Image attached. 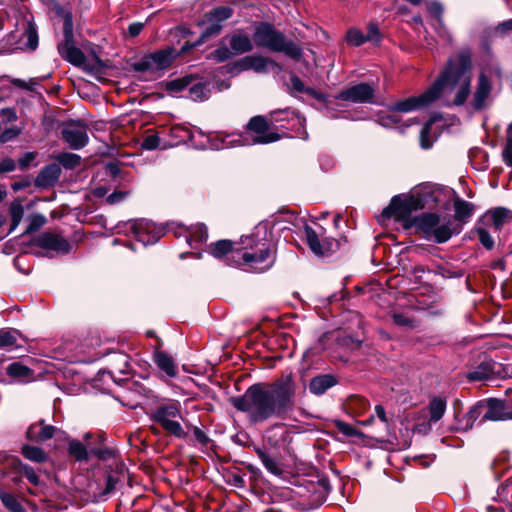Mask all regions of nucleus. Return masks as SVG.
<instances>
[{
  "mask_svg": "<svg viewBox=\"0 0 512 512\" xmlns=\"http://www.w3.org/2000/svg\"><path fill=\"white\" fill-rule=\"evenodd\" d=\"M295 387L287 376L272 383H255L243 395L232 398V405L254 423L284 418L294 407Z\"/></svg>",
  "mask_w": 512,
  "mask_h": 512,
  "instance_id": "obj_1",
  "label": "nucleus"
},
{
  "mask_svg": "<svg viewBox=\"0 0 512 512\" xmlns=\"http://www.w3.org/2000/svg\"><path fill=\"white\" fill-rule=\"evenodd\" d=\"M472 56L469 50L460 51L448 60L434 83L419 96H440L443 92L455 96H469L471 87Z\"/></svg>",
  "mask_w": 512,
  "mask_h": 512,
  "instance_id": "obj_2",
  "label": "nucleus"
},
{
  "mask_svg": "<svg viewBox=\"0 0 512 512\" xmlns=\"http://www.w3.org/2000/svg\"><path fill=\"white\" fill-rule=\"evenodd\" d=\"M270 115L264 117L257 115L247 123L245 134H227L225 136L208 137L207 143L202 144L203 149L221 150L239 146L256 144H269L281 139V135L271 131Z\"/></svg>",
  "mask_w": 512,
  "mask_h": 512,
  "instance_id": "obj_3",
  "label": "nucleus"
},
{
  "mask_svg": "<svg viewBox=\"0 0 512 512\" xmlns=\"http://www.w3.org/2000/svg\"><path fill=\"white\" fill-rule=\"evenodd\" d=\"M238 250L239 267L245 266L255 272H264L274 263L270 244L266 239V225H258L253 234L241 237Z\"/></svg>",
  "mask_w": 512,
  "mask_h": 512,
  "instance_id": "obj_4",
  "label": "nucleus"
},
{
  "mask_svg": "<svg viewBox=\"0 0 512 512\" xmlns=\"http://www.w3.org/2000/svg\"><path fill=\"white\" fill-rule=\"evenodd\" d=\"M404 229H415V233L427 241L438 244L447 242L454 234H459L458 227L450 219L442 218L438 213H422L417 216H409L407 219H397Z\"/></svg>",
  "mask_w": 512,
  "mask_h": 512,
  "instance_id": "obj_5",
  "label": "nucleus"
},
{
  "mask_svg": "<svg viewBox=\"0 0 512 512\" xmlns=\"http://www.w3.org/2000/svg\"><path fill=\"white\" fill-rule=\"evenodd\" d=\"M180 54L174 47L166 46L136 55L127 61L128 70L138 74L143 80L154 81L164 76Z\"/></svg>",
  "mask_w": 512,
  "mask_h": 512,
  "instance_id": "obj_6",
  "label": "nucleus"
},
{
  "mask_svg": "<svg viewBox=\"0 0 512 512\" xmlns=\"http://www.w3.org/2000/svg\"><path fill=\"white\" fill-rule=\"evenodd\" d=\"M437 203L434 190L429 185L414 188L409 195H396L390 204L383 209L382 215L386 218L407 219L417 210Z\"/></svg>",
  "mask_w": 512,
  "mask_h": 512,
  "instance_id": "obj_7",
  "label": "nucleus"
},
{
  "mask_svg": "<svg viewBox=\"0 0 512 512\" xmlns=\"http://www.w3.org/2000/svg\"><path fill=\"white\" fill-rule=\"evenodd\" d=\"M254 41L258 47H265L275 52H283L295 60H299L302 56V51L298 45L287 41L282 32L276 30L267 22H262L256 27Z\"/></svg>",
  "mask_w": 512,
  "mask_h": 512,
  "instance_id": "obj_8",
  "label": "nucleus"
},
{
  "mask_svg": "<svg viewBox=\"0 0 512 512\" xmlns=\"http://www.w3.org/2000/svg\"><path fill=\"white\" fill-rule=\"evenodd\" d=\"M181 403L177 400H169L157 405L150 414V419L159 424L168 434L176 438L186 437L180 420H183Z\"/></svg>",
  "mask_w": 512,
  "mask_h": 512,
  "instance_id": "obj_9",
  "label": "nucleus"
},
{
  "mask_svg": "<svg viewBox=\"0 0 512 512\" xmlns=\"http://www.w3.org/2000/svg\"><path fill=\"white\" fill-rule=\"evenodd\" d=\"M312 106L321 110L327 117L354 118L349 107L358 103H375V98H313Z\"/></svg>",
  "mask_w": 512,
  "mask_h": 512,
  "instance_id": "obj_10",
  "label": "nucleus"
},
{
  "mask_svg": "<svg viewBox=\"0 0 512 512\" xmlns=\"http://www.w3.org/2000/svg\"><path fill=\"white\" fill-rule=\"evenodd\" d=\"M437 98H406L397 103L388 111L378 114V122L383 127H392L400 121L399 113H408L413 110L428 106Z\"/></svg>",
  "mask_w": 512,
  "mask_h": 512,
  "instance_id": "obj_11",
  "label": "nucleus"
},
{
  "mask_svg": "<svg viewBox=\"0 0 512 512\" xmlns=\"http://www.w3.org/2000/svg\"><path fill=\"white\" fill-rule=\"evenodd\" d=\"M320 232H317L310 225L304 226V234L307 244L311 251L318 256L328 255L337 251L341 246V240L323 237V228L319 226Z\"/></svg>",
  "mask_w": 512,
  "mask_h": 512,
  "instance_id": "obj_12",
  "label": "nucleus"
},
{
  "mask_svg": "<svg viewBox=\"0 0 512 512\" xmlns=\"http://www.w3.org/2000/svg\"><path fill=\"white\" fill-rule=\"evenodd\" d=\"M126 226L143 246L155 244L162 236V230L158 229L152 221L145 219L129 221Z\"/></svg>",
  "mask_w": 512,
  "mask_h": 512,
  "instance_id": "obj_13",
  "label": "nucleus"
},
{
  "mask_svg": "<svg viewBox=\"0 0 512 512\" xmlns=\"http://www.w3.org/2000/svg\"><path fill=\"white\" fill-rule=\"evenodd\" d=\"M61 135L64 141L74 150H80L88 144V126L79 120H71L64 124Z\"/></svg>",
  "mask_w": 512,
  "mask_h": 512,
  "instance_id": "obj_14",
  "label": "nucleus"
},
{
  "mask_svg": "<svg viewBox=\"0 0 512 512\" xmlns=\"http://www.w3.org/2000/svg\"><path fill=\"white\" fill-rule=\"evenodd\" d=\"M208 253L222 260L227 266L239 267L238 243L230 240H218L208 246Z\"/></svg>",
  "mask_w": 512,
  "mask_h": 512,
  "instance_id": "obj_15",
  "label": "nucleus"
},
{
  "mask_svg": "<svg viewBox=\"0 0 512 512\" xmlns=\"http://www.w3.org/2000/svg\"><path fill=\"white\" fill-rule=\"evenodd\" d=\"M64 41L58 45L61 56L75 66H84L86 57L84 53L73 45V34L71 25L65 22Z\"/></svg>",
  "mask_w": 512,
  "mask_h": 512,
  "instance_id": "obj_16",
  "label": "nucleus"
},
{
  "mask_svg": "<svg viewBox=\"0 0 512 512\" xmlns=\"http://www.w3.org/2000/svg\"><path fill=\"white\" fill-rule=\"evenodd\" d=\"M445 105L457 109L463 116L470 117L487 109L491 105V98H453L445 102Z\"/></svg>",
  "mask_w": 512,
  "mask_h": 512,
  "instance_id": "obj_17",
  "label": "nucleus"
},
{
  "mask_svg": "<svg viewBox=\"0 0 512 512\" xmlns=\"http://www.w3.org/2000/svg\"><path fill=\"white\" fill-rule=\"evenodd\" d=\"M159 85L169 93H179L189 87L192 94H203L204 84L192 75H186L170 81L159 83Z\"/></svg>",
  "mask_w": 512,
  "mask_h": 512,
  "instance_id": "obj_18",
  "label": "nucleus"
},
{
  "mask_svg": "<svg viewBox=\"0 0 512 512\" xmlns=\"http://www.w3.org/2000/svg\"><path fill=\"white\" fill-rule=\"evenodd\" d=\"M480 219L481 223L491 227L494 233H499L506 223L512 221V211L505 207H496L486 211Z\"/></svg>",
  "mask_w": 512,
  "mask_h": 512,
  "instance_id": "obj_19",
  "label": "nucleus"
},
{
  "mask_svg": "<svg viewBox=\"0 0 512 512\" xmlns=\"http://www.w3.org/2000/svg\"><path fill=\"white\" fill-rule=\"evenodd\" d=\"M109 364L110 368L107 373L116 383L125 380V378L117 377V375L128 376L131 373L132 368L130 364V357L126 353H112L109 359Z\"/></svg>",
  "mask_w": 512,
  "mask_h": 512,
  "instance_id": "obj_20",
  "label": "nucleus"
},
{
  "mask_svg": "<svg viewBox=\"0 0 512 512\" xmlns=\"http://www.w3.org/2000/svg\"><path fill=\"white\" fill-rule=\"evenodd\" d=\"M500 366L492 360L481 362L466 374L469 382L494 381L498 378Z\"/></svg>",
  "mask_w": 512,
  "mask_h": 512,
  "instance_id": "obj_21",
  "label": "nucleus"
},
{
  "mask_svg": "<svg viewBox=\"0 0 512 512\" xmlns=\"http://www.w3.org/2000/svg\"><path fill=\"white\" fill-rule=\"evenodd\" d=\"M34 243L36 246L55 251L57 253H67L70 250L69 242L61 237L60 235L52 234V233H42L35 240Z\"/></svg>",
  "mask_w": 512,
  "mask_h": 512,
  "instance_id": "obj_22",
  "label": "nucleus"
},
{
  "mask_svg": "<svg viewBox=\"0 0 512 512\" xmlns=\"http://www.w3.org/2000/svg\"><path fill=\"white\" fill-rule=\"evenodd\" d=\"M281 129L285 130V132L280 134L281 137L289 136L304 140L308 138V133L305 129V118L298 112L292 115L289 122L281 123Z\"/></svg>",
  "mask_w": 512,
  "mask_h": 512,
  "instance_id": "obj_23",
  "label": "nucleus"
},
{
  "mask_svg": "<svg viewBox=\"0 0 512 512\" xmlns=\"http://www.w3.org/2000/svg\"><path fill=\"white\" fill-rule=\"evenodd\" d=\"M178 237L184 236L190 247H196L208 239V229L203 223H197L189 227L181 228V232L177 233Z\"/></svg>",
  "mask_w": 512,
  "mask_h": 512,
  "instance_id": "obj_24",
  "label": "nucleus"
},
{
  "mask_svg": "<svg viewBox=\"0 0 512 512\" xmlns=\"http://www.w3.org/2000/svg\"><path fill=\"white\" fill-rule=\"evenodd\" d=\"M61 172V167L57 163L46 165L36 177V186L40 188L54 186L58 182Z\"/></svg>",
  "mask_w": 512,
  "mask_h": 512,
  "instance_id": "obj_25",
  "label": "nucleus"
},
{
  "mask_svg": "<svg viewBox=\"0 0 512 512\" xmlns=\"http://www.w3.org/2000/svg\"><path fill=\"white\" fill-rule=\"evenodd\" d=\"M485 409L483 420L487 421H502L509 418L508 413L505 411V405L502 400L491 398L484 402Z\"/></svg>",
  "mask_w": 512,
  "mask_h": 512,
  "instance_id": "obj_26",
  "label": "nucleus"
},
{
  "mask_svg": "<svg viewBox=\"0 0 512 512\" xmlns=\"http://www.w3.org/2000/svg\"><path fill=\"white\" fill-rule=\"evenodd\" d=\"M268 65H275V62L262 56H246L236 63L240 70L253 69L259 73L265 72Z\"/></svg>",
  "mask_w": 512,
  "mask_h": 512,
  "instance_id": "obj_27",
  "label": "nucleus"
},
{
  "mask_svg": "<svg viewBox=\"0 0 512 512\" xmlns=\"http://www.w3.org/2000/svg\"><path fill=\"white\" fill-rule=\"evenodd\" d=\"M337 384V379L331 374L318 375L311 379L309 390L314 395H322Z\"/></svg>",
  "mask_w": 512,
  "mask_h": 512,
  "instance_id": "obj_28",
  "label": "nucleus"
},
{
  "mask_svg": "<svg viewBox=\"0 0 512 512\" xmlns=\"http://www.w3.org/2000/svg\"><path fill=\"white\" fill-rule=\"evenodd\" d=\"M454 219L462 224L467 223L474 213V205L459 197L454 199Z\"/></svg>",
  "mask_w": 512,
  "mask_h": 512,
  "instance_id": "obj_29",
  "label": "nucleus"
},
{
  "mask_svg": "<svg viewBox=\"0 0 512 512\" xmlns=\"http://www.w3.org/2000/svg\"><path fill=\"white\" fill-rule=\"evenodd\" d=\"M436 119V115L433 116L420 131V146L425 150L430 149L438 137L436 131H434Z\"/></svg>",
  "mask_w": 512,
  "mask_h": 512,
  "instance_id": "obj_30",
  "label": "nucleus"
},
{
  "mask_svg": "<svg viewBox=\"0 0 512 512\" xmlns=\"http://www.w3.org/2000/svg\"><path fill=\"white\" fill-rule=\"evenodd\" d=\"M474 232L476 233L479 242L481 245L487 249H493L495 245V240L492 236L493 230L488 225L482 224L481 219H479L475 225Z\"/></svg>",
  "mask_w": 512,
  "mask_h": 512,
  "instance_id": "obj_31",
  "label": "nucleus"
},
{
  "mask_svg": "<svg viewBox=\"0 0 512 512\" xmlns=\"http://www.w3.org/2000/svg\"><path fill=\"white\" fill-rule=\"evenodd\" d=\"M230 47L233 54H243L253 49L250 38L244 34H234L230 39Z\"/></svg>",
  "mask_w": 512,
  "mask_h": 512,
  "instance_id": "obj_32",
  "label": "nucleus"
},
{
  "mask_svg": "<svg viewBox=\"0 0 512 512\" xmlns=\"http://www.w3.org/2000/svg\"><path fill=\"white\" fill-rule=\"evenodd\" d=\"M155 362L157 366L169 377L177 375V368L173 358L165 352H157L155 354Z\"/></svg>",
  "mask_w": 512,
  "mask_h": 512,
  "instance_id": "obj_33",
  "label": "nucleus"
},
{
  "mask_svg": "<svg viewBox=\"0 0 512 512\" xmlns=\"http://www.w3.org/2000/svg\"><path fill=\"white\" fill-rule=\"evenodd\" d=\"M6 371L7 375L18 381H28L33 375V372L29 367L19 362L9 364Z\"/></svg>",
  "mask_w": 512,
  "mask_h": 512,
  "instance_id": "obj_34",
  "label": "nucleus"
},
{
  "mask_svg": "<svg viewBox=\"0 0 512 512\" xmlns=\"http://www.w3.org/2000/svg\"><path fill=\"white\" fill-rule=\"evenodd\" d=\"M9 214L11 218L9 233H12L19 226L24 217V207L20 199H15L10 203Z\"/></svg>",
  "mask_w": 512,
  "mask_h": 512,
  "instance_id": "obj_35",
  "label": "nucleus"
},
{
  "mask_svg": "<svg viewBox=\"0 0 512 512\" xmlns=\"http://www.w3.org/2000/svg\"><path fill=\"white\" fill-rule=\"evenodd\" d=\"M257 455L268 472L276 476L282 474L283 470L280 467L279 462L276 458L270 456L268 453L260 449L257 450Z\"/></svg>",
  "mask_w": 512,
  "mask_h": 512,
  "instance_id": "obj_36",
  "label": "nucleus"
},
{
  "mask_svg": "<svg viewBox=\"0 0 512 512\" xmlns=\"http://www.w3.org/2000/svg\"><path fill=\"white\" fill-rule=\"evenodd\" d=\"M375 92L373 83H360L341 92L339 96H373Z\"/></svg>",
  "mask_w": 512,
  "mask_h": 512,
  "instance_id": "obj_37",
  "label": "nucleus"
},
{
  "mask_svg": "<svg viewBox=\"0 0 512 512\" xmlns=\"http://www.w3.org/2000/svg\"><path fill=\"white\" fill-rule=\"evenodd\" d=\"M445 410L446 401L441 397L433 398L429 404L430 422H438L443 417Z\"/></svg>",
  "mask_w": 512,
  "mask_h": 512,
  "instance_id": "obj_38",
  "label": "nucleus"
},
{
  "mask_svg": "<svg viewBox=\"0 0 512 512\" xmlns=\"http://www.w3.org/2000/svg\"><path fill=\"white\" fill-rule=\"evenodd\" d=\"M296 111L290 108L279 109L270 113V124L272 128L281 129V123L289 122V119Z\"/></svg>",
  "mask_w": 512,
  "mask_h": 512,
  "instance_id": "obj_39",
  "label": "nucleus"
},
{
  "mask_svg": "<svg viewBox=\"0 0 512 512\" xmlns=\"http://www.w3.org/2000/svg\"><path fill=\"white\" fill-rule=\"evenodd\" d=\"M12 83L22 89H25L29 92H32L38 96H42L44 93H51L52 91L56 92L58 87L53 86L52 90H48L46 87H44L42 84H39L37 82H31L30 84L26 83L25 81L21 79H14Z\"/></svg>",
  "mask_w": 512,
  "mask_h": 512,
  "instance_id": "obj_40",
  "label": "nucleus"
},
{
  "mask_svg": "<svg viewBox=\"0 0 512 512\" xmlns=\"http://www.w3.org/2000/svg\"><path fill=\"white\" fill-rule=\"evenodd\" d=\"M233 15V9L228 6H220L212 9L205 14L206 21H216L222 24L223 21L229 19Z\"/></svg>",
  "mask_w": 512,
  "mask_h": 512,
  "instance_id": "obj_41",
  "label": "nucleus"
},
{
  "mask_svg": "<svg viewBox=\"0 0 512 512\" xmlns=\"http://www.w3.org/2000/svg\"><path fill=\"white\" fill-rule=\"evenodd\" d=\"M21 452L26 459L32 462L42 463L47 459V455L44 450L37 446L24 445Z\"/></svg>",
  "mask_w": 512,
  "mask_h": 512,
  "instance_id": "obj_42",
  "label": "nucleus"
},
{
  "mask_svg": "<svg viewBox=\"0 0 512 512\" xmlns=\"http://www.w3.org/2000/svg\"><path fill=\"white\" fill-rule=\"evenodd\" d=\"M57 164L65 169H75L81 163V157L78 154L70 152H62L56 156Z\"/></svg>",
  "mask_w": 512,
  "mask_h": 512,
  "instance_id": "obj_43",
  "label": "nucleus"
},
{
  "mask_svg": "<svg viewBox=\"0 0 512 512\" xmlns=\"http://www.w3.org/2000/svg\"><path fill=\"white\" fill-rule=\"evenodd\" d=\"M202 25H206L203 29L199 43H203L211 37L217 36L222 30V24L217 23L216 21H206V17L201 22Z\"/></svg>",
  "mask_w": 512,
  "mask_h": 512,
  "instance_id": "obj_44",
  "label": "nucleus"
},
{
  "mask_svg": "<svg viewBox=\"0 0 512 512\" xmlns=\"http://www.w3.org/2000/svg\"><path fill=\"white\" fill-rule=\"evenodd\" d=\"M0 500L10 512H26L22 504L11 493L0 490Z\"/></svg>",
  "mask_w": 512,
  "mask_h": 512,
  "instance_id": "obj_45",
  "label": "nucleus"
},
{
  "mask_svg": "<svg viewBox=\"0 0 512 512\" xmlns=\"http://www.w3.org/2000/svg\"><path fill=\"white\" fill-rule=\"evenodd\" d=\"M27 221L28 225L23 232L24 235H29L40 230L45 225L47 219L43 214L35 213L28 216Z\"/></svg>",
  "mask_w": 512,
  "mask_h": 512,
  "instance_id": "obj_46",
  "label": "nucleus"
},
{
  "mask_svg": "<svg viewBox=\"0 0 512 512\" xmlns=\"http://www.w3.org/2000/svg\"><path fill=\"white\" fill-rule=\"evenodd\" d=\"M172 133L179 138L188 139L192 141L196 134L204 136V132L200 128L191 129L182 125H175L172 128Z\"/></svg>",
  "mask_w": 512,
  "mask_h": 512,
  "instance_id": "obj_47",
  "label": "nucleus"
},
{
  "mask_svg": "<svg viewBox=\"0 0 512 512\" xmlns=\"http://www.w3.org/2000/svg\"><path fill=\"white\" fill-rule=\"evenodd\" d=\"M68 451L77 461L88 459L87 449L79 440H71L68 445Z\"/></svg>",
  "mask_w": 512,
  "mask_h": 512,
  "instance_id": "obj_48",
  "label": "nucleus"
},
{
  "mask_svg": "<svg viewBox=\"0 0 512 512\" xmlns=\"http://www.w3.org/2000/svg\"><path fill=\"white\" fill-rule=\"evenodd\" d=\"M346 41L349 45L358 47L367 42V38L361 30L350 28L346 34Z\"/></svg>",
  "mask_w": 512,
  "mask_h": 512,
  "instance_id": "obj_49",
  "label": "nucleus"
},
{
  "mask_svg": "<svg viewBox=\"0 0 512 512\" xmlns=\"http://www.w3.org/2000/svg\"><path fill=\"white\" fill-rule=\"evenodd\" d=\"M484 409V402H478L474 405L466 414L467 425L470 424V426H472L478 419H480V422H485V420H483Z\"/></svg>",
  "mask_w": 512,
  "mask_h": 512,
  "instance_id": "obj_50",
  "label": "nucleus"
},
{
  "mask_svg": "<svg viewBox=\"0 0 512 512\" xmlns=\"http://www.w3.org/2000/svg\"><path fill=\"white\" fill-rule=\"evenodd\" d=\"M289 85H290L291 90L294 92L306 93V94H309L310 96H319L312 88H306L304 83L302 82V80L294 74L291 75V77H290Z\"/></svg>",
  "mask_w": 512,
  "mask_h": 512,
  "instance_id": "obj_51",
  "label": "nucleus"
},
{
  "mask_svg": "<svg viewBox=\"0 0 512 512\" xmlns=\"http://www.w3.org/2000/svg\"><path fill=\"white\" fill-rule=\"evenodd\" d=\"M268 433H270V435L268 436L269 442L272 445L277 446L279 445V439L284 440V437L287 434V430L283 424H277L271 427L268 430Z\"/></svg>",
  "mask_w": 512,
  "mask_h": 512,
  "instance_id": "obj_52",
  "label": "nucleus"
},
{
  "mask_svg": "<svg viewBox=\"0 0 512 512\" xmlns=\"http://www.w3.org/2000/svg\"><path fill=\"white\" fill-rule=\"evenodd\" d=\"M18 471L23 476H25L26 479L31 484H33L35 486H38L40 484V478H39V476L37 475V473L35 472V470L31 466L20 462L19 466H18Z\"/></svg>",
  "mask_w": 512,
  "mask_h": 512,
  "instance_id": "obj_53",
  "label": "nucleus"
},
{
  "mask_svg": "<svg viewBox=\"0 0 512 512\" xmlns=\"http://www.w3.org/2000/svg\"><path fill=\"white\" fill-rule=\"evenodd\" d=\"M491 91V82L484 72L478 78L477 90L474 96H488Z\"/></svg>",
  "mask_w": 512,
  "mask_h": 512,
  "instance_id": "obj_54",
  "label": "nucleus"
},
{
  "mask_svg": "<svg viewBox=\"0 0 512 512\" xmlns=\"http://www.w3.org/2000/svg\"><path fill=\"white\" fill-rule=\"evenodd\" d=\"M160 142L161 140L157 133H150L143 138L141 142V147L144 150H155L159 148Z\"/></svg>",
  "mask_w": 512,
  "mask_h": 512,
  "instance_id": "obj_55",
  "label": "nucleus"
},
{
  "mask_svg": "<svg viewBox=\"0 0 512 512\" xmlns=\"http://www.w3.org/2000/svg\"><path fill=\"white\" fill-rule=\"evenodd\" d=\"M17 331L0 330V349L16 344Z\"/></svg>",
  "mask_w": 512,
  "mask_h": 512,
  "instance_id": "obj_56",
  "label": "nucleus"
},
{
  "mask_svg": "<svg viewBox=\"0 0 512 512\" xmlns=\"http://www.w3.org/2000/svg\"><path fill=\"white\" fill-rule=\"evenodd\" d=\"M27 38V47L31 50H35L38 46V34L35 27L32 24H29L24 33Z\"/></svg>",
  "mask_w": 512,
  "mask_h": 512,
  "instance_id": "obj_57",
  "label": "nucleus"
},
{
  "mask_svg": "<svg viewBox=\"0 0 512 512\" xmlns=\"http://www.w3.org/2000/svg\"><path fill=\"white\" fill-rule=\"evenodd\" d=\"M233 56L232 50L226 46H222L214 50L210 57L215 59L217 62H224Z\"/></svg>",
  "mask_w": 512,
  "mask_h": 512,
  "instance_id": "obj_58",
  "label": "nucleus"
},
{
  "mask_svg": "<svg viewBox=\"0 0 512 512\" xmlns=\"http://www.w3.org/2000/svg\"><path fill=\"white\" fill-rule=\"evenodd\" d=\"M56 428L52 425H45L44 421H40V436L39 442H45L51 439L55 434Z\"/></svg>",
  "mask_w": 512,
  "mask_h": 512,
  "instance_id": "obj_59",
  "label": "nucleus"
},
{
  "mask_svg": "<svg viewBox=\"0 0 512 512\" xmlns=\"http://www.w3.org/2000/svg\"><path fill=\"white\" fill-rule=\"evenodd\" d=\"M392 319L394 324L404 327V328H412L413 321L404 313H394L392 315Z\"/></svg>",
  "mask_w": 512,
  "mask_h": 512,
  "instance_id": "obj_60",
  "label": "nucleus"
},
{
  "mask_svg": "<svg viewBox=\"0 0 512 512\" xmlns=\"http://www.w3.org/2000/svg\"><path fill=\"white\" fill-rule=\"evenodd\" d=\"M21 133V130L17 127H11L5 129L0 134V143H6L16 138Z\"/></svg>",
  "mask_w": 512,
  "mask_h": 512,
  "instance_id": "obj_61",
  "label": "nucleus"
},
{
  "mask_svg": "<svg viewBox=\"0 0 512 512\" xmlns=\"http://www.w3.org/2000/svg\"><path fill=\"white\" fill-rule=\"evenodd\" d=\"M128 194L129 192L127 191H114L106 197V203L110 205L121 203L126 199Z\"/></svg>",
  "mask_w": 512,
  "mask_h": 512,
  "instance_id": "obj_62",
  "label": "nucleus"
},
{
  "mask_svg": "<svg viewBox=\"0 0 512 512\" xmlns=\"http://www.w3.org/2000/svg\"><path fill=\"white\" fill-rule=\"evenodd\" d=\"M427 10L428 12L435 18L441 19L442 13H443V7L442 5L437 1H431L427 3Z\"/></svg>",
  "mask_w": 512,
  "mask_h": 512,
  "instance_id": "obj_63",
  "label": "nucleus"
},
{
  "mask_svg": "<svg viewBox=\"0 0 512 512\" xmlns=\"http://www.w3.org/2000/svg\"><path fill=\"white\" fill-rule=\"evenodd\" d=\"M503 160L508 166H512V139H507V143L502 152Z\"/></svg>",
  "mask_w": 512,
  "mask_h": 512,
  "instance_id": "obj_64",
  "label": "nucleus"
}]
</instances>
